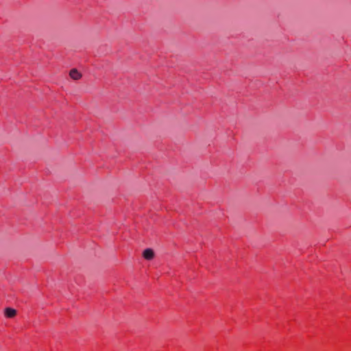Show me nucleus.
I'll return each instance as SVG.
<instances>
[{"instance_id": "nucleus-1", "label": "nucleus", "mask_w": 351, "mask_h": 351, "mask_svg": "<svg viewBox=\"0 0 351 351\" xmlns=\"http://www.w3.org/2000/svg\"><path fill=\"white\" fill-rule=\"evenodd\" d=\"M143 256L146 260H152L154 256V252L152 249L147 248L143 251Z\"/></svg>"}, {"instance_id": "nucleus-2", "label": "nucleus", "mask_w": 351, "mask_h": 351, "mask_svg": "<svg viewBox=\"0 0 351 351\" xmlns=\"http://www.w3.org/2000/svg\"><path fill=\"white\" fill-rule=\"evenodd\" d=\"M69 75L74 80H77L82 77L81 73L76 69H71L69 72Z\"/></svg>"}, {"instance_id": "nucleus-3", "label": "nucleus", "mask_w": 351, "mask_h": 351, "mask_svg": "<svg viewBox=\"0 0 351 351\" xmlns=\"http://www.w3.org/2000/svg\"><path fill=\"white\" fill-rule=\"evenodd\" d=\"M16 315V311L12 308H6L5 309V315L7 317L12 318Z\"/></svg>"}]
</instances>
